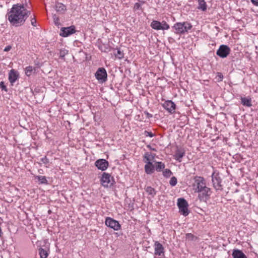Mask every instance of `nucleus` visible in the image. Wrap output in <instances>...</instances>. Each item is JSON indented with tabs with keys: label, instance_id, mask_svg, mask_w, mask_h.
<instances>
[{
	"label": "nucleus",
	"instance_id": "nucleus-1",
	"mask_svg": "<svg viewBox=\"0 0 258 258\" xmlns=\"http://www.w3.org/2000/svg\"><path fill=\"white\" fill-rule=\"evenodd\" d=\"M29 14L23 5H15L8 14V20L13 26L18 27L24 24Z\"/></svg>",
	"mask_w": 258,
	"mask_h": 258
},
{
	"label": "nucleus",
	"instance_id": "nucleus-2",
	"mask_svg": "<svg viewBox=\"0 0 258 258\" xmlns=\"http://www.w3.org/2000/svg\"><path fill=\"white\" fill-rule=\"evenodd\" d=\"M173 28L176 34H183L188 33V31L192 28V26L188 22H177L174 25Z\"/></svg>",
	"mask_w": 258,
	"mask_h": 258
},
{
	"label": "nucleus",
	"instance_id": "nucleus-3",
	"mask_svg": "<svg viewBox=\"0 0 258 258\" xmlns=\"http://www.w3.org/2000/svg\"><path fill=\"white\" fill-rule=\"evenodd\" d=\"M193 180L192 186L195 192L207 186L205 179L202 176H196L194 177Z\"/></svg>",
	"mask_w": 258,
	"mask_h": 258
},
{
	"label": "nucleus",
	"instance_id": "nucleus-4",
	"mask_svg": "<svg viewBox=\"0 0 258 258\" xmlns=\"http://www.w3.org/2000/svg\"><path fill=\"white\" fill-rule=\"evenodd\" d=\"M196 192L199 194L198 198L200 201L206 202L210 199L212 191L209 187L206 186L204 188H202V189H200Z\"/></svg>",
	"mask_w": 258,
	"mask_h": 258
},
{
	"label": "nucleus",
	"instance_id": "nucleus-5",
	"mask_svg": "<svg viewBox=\"0 0 258 258\" xmlns=\"http://www.w3.org/2000/svg\"><path fill=\"white\" fill-rule=\"evenodd\" d=\"M113 177L108 173L103 172L100 179L101 184L104 187H110L114 183Z\"/></svg>",
	"mask_w": 258,
	"mask_h": 258
},
{
	"label": "nucleus",
	"instance_id": "nucleus-6",
	"mask_svg": "<svg viewBox=\"0 0 258 258\" xmlns=\"http://www.w3.org/2000/svg\"><path fill=\"white\" fill-rule=\"evenodd\" d=\"M177 205L179 208V213L186 216L189 214L188 209V204L186 201L183 198H179L178 199Z\"/></svg>",
	"mask_w": 258,
	"mask_h": 258
},
{
	"label": "nucleus",
	"instance_id": "nucleus-7",
	"mask_svg": "<svg viewBox=\"0 0 258 258\" xmlns=\"http://www.w3.org/2000/svg\"><path fill=\"white\" fill-rule=\"evenodd\" d=\"M151 27L155 30H168L169 29V25L164 21H163L162 22H160L158 21L153 20L151 24Z\"/></svg>",
	"mask_w": 258,
	"mask_h": 258
},
{
	"label": "nucleus",
	"instance_id": "nucleus-8",
	"mask_svg": "<svg viewBox=\"0 0 258 258\" xmlns=\"http://www.w3.org/2000/svg\"><path fill=\"white\" fill-rule=\"evenodd\" d=\"M105 224L107 226L113 229L115 231H118L121 228V225L119 222L110 217H107L106 218Z\"/></svg>",
	"mask_w": 258,
	"mask_h": 258
},
{
	"label": "nucleus",
	"instance_id": "nucleus-9",
	"mask_svg": "<svg viewBox=\"0 0 258 258\" xmlns=\"http://www.w3.org/2000/svg\"><path fill=\"white\" fill-rule=\"evenodd\" d=\"M95 77L96 79L100 82H105L107 80V77L105 69L103 68H99L95 73Z\"/></svg>",
	"mask_w": 258,
	"mask_h": 258
},
{
	"label": "nucleus",
	"instance_id": "nucleus-10",
	"mask_svg": "<svg viewBox=\"0 0 258 258\" xmlns=\"http://www.w3.org/2000/svg\"><path fill=\"white\" fill-rule=\"evenodd\" d=\"M212 180L214 187L216 190H221L222 189L221 185V179L219 173L214 172L212 175Z\"/></svg>",
	"mask_w": 258,
	"mask_h": 258
},
{
	"label": "nucleus",
	"instance_id": "nucleus-11",
	"mask_svg": "<svg viewBox=\"0 0 258 258\" xmlns=\"http://www.w3.org/2000/svg\"><path fill=\"white\" fill-rule=\"evenodd\" d=\"M230 52V49L228 46L221 45L217 50L216 54L221 58H225L229 55Z\"/></svg>",
	"mask_w": 258,
	"mask_h": 258
},
{
	"label": "nucleus",
	"instance_id": "nucleus-12",
	"mask_svg": "<svg viewBox=\"0 0 258 258\" xmlns=\"http://www.w3.org/2000/svg\"><path fill=\"white\" fill-rule=\"evenodd\" d=\"M162 107L169 113L173 114L175 112L176 104L171 100H166L162 104Z\"/></svg>",
	"mask_w": 258,
	"mask_h": 258
},
{
	"label": "nucleus",
	"instance_id": "nucleus-13",
	"mask_svg": "<svg viewBox=\"0 0 258 258\" xmlns=\"http://www.w3.org/2000/svg\"><path fill=\"white\" fill-rule=\"evenodd\" d=\"M154 254L159 256V258L164 257V248L162 244L158 241H155L154 243Z\"/></svg>",
	"mask_w": 258,
	"mask_h": 258
},
{
	"label": "nucleus",
	"instance_id": "nucleus-14",
	"mask_svg": "<svg viewBox=\"0 0 258 258\" xmlns=\"http://www.w3.org/2000/svg\"><path fill=\"white\" fill-rule=\"evenodd\" d=\"M76 32L75 27L71 26L68 27H62L60 29V35L63 37H67Z\"/></svg>",
	"mask_w": 258,
	"mask_h": 258
},
{
	"label": "nucleus",
	"instance_id": "nucleus-15",
	"mask_svg": "<svg viewBox=\"0 0 258 258\" xmlns=\"http://www.w3.org/2000/svg\"><path fill=\"white\" fill-rule=\"evenodd\" d=\"M95 165L98 169L104 171L108 167V162L105 159H100L96 161Z\"/></svg>",
	"mask_w": 258,
	"mask_h": 258
},
{
	"label": "nucleus",
	"instance_id": "nucleus-16",
	"mask_svg": "<svg viewBox=\"0 0 258 258\" xmlns=\"http://www.w3.org/2000/svg\"><path fill=\"white\" fill-rule=\"evenodd\" d=\"M155 154L151 152H146L143 156V162L145 164L154 163Z\"/></svg>",
	"mask_w": 258,
	"mask_h": 258
},
{
	"label": "nucleus",
	"instance_id": "nucleus-17",
	"mask_svg": "<svg viewBox=\"0 0 258 258\" xmlns=\"http://www.w3.org/2000/svg\"><path fill=\"white\" fill-rule=\"evenodd\" d=\"M19 78V74L17 71L14 69L11 70L9 73V80L12 85Z\"/></svg>",
	"mask_w": 258,
	"mask_h": 258
},
{
	"label": "nucleus",
	"instance_id": "nucleus-18",
	"mask_svg": "<svg viewBox=\"0 0 258 258\" xmlns=\"http://www.w3.org/2000/svg\"><path fill=\"white\" fill-rule=\"evenodd\" d=\"M232 255L233 258H247L241 250L237 249H233Z\"/></svg>",
	"mask_w": 258,
	"mask_h": 258
},
{
	"label": "nucleus",
	"instance_id": "nucleus-19",
	"mask_svg": "<svg viewBox=\"0 0 258 258\" xmlns=\"http://www.w3.org/2000/svg\"><path fill=\"white\" fill-rule=\"evenodd\" d=\"M144 169L146 173L147 174H152L155 172V165L153 163L148 164H145Z\"/></svg>",
	"mask_w": 258,
	"mask_h": 258
},
{
	"label": "nucleus",
	"instance_id": "nucleus-20",
	"mask_svg": "<svg viewBox=\"0 0 258 258\" xmlns=\"http://www.w3.org/2000/svg\"><path fill=\"white\" fill-rule=\"evenodd\" d=\"M241 103L243 105L250 107L252 106L251 99L250 97H241Z\"/></svg>",
	"mask_w": 258,
	"mask_h": 258
},
{
	"label": "nucleus",
	"instance_id": "nucleus-21",
	"mask_svg": "<svg viewBox=\"0 0 258 258\" xmlns=\"http://www.w3.org/2000/svg\"><path fill=\"white\" fill-rule=\"evenodd\" d=\"M65 5L60 3H57L55 5V10L57 12L63 13L66 11Z\"/></svg>",
	"mask_w": 258,
	"mask_h": 258
},
{
	"label": "nucleus",
	"instance_id": "nucleus-22",
	"mask_svg": "<svg viewBox=\"0 0 258 258\" xmlns=\"http://www.w3.org/2000/svg\"><path fill=\"white\" fill-rule=\"evenodd\" d=\"M165 167L164 163L162 162H155V169L157 172L161 171L162 169H164Z\"/></svg>",
	"mask_w": 258,
	"mask_h": 258
},
{
	"label": "nucleus",
	"instance_id": "nucleus-23",
	"mask_svg": "<svg viewBox=\"0 0 258 258\" xmlns=\"http://www.w3.org/2000/svg\"><path fill=\"white\" fill-rule=\"evenodd\" d=\"M39 254L40 258H47L48 255L47 251L42 248L39 249Z\"/></svg>",
	"mask_w": 258,
	"mask_h": 258
},
{
	"label": "nucleus",
	"instance_id": "nucleus-24",
	"mask_svg": "<svg viewBox=\"0 0 258 258\" xmlns=\"http://www.w3.org/2000/svg\"><path fill=\"white\" fill-rule=\"evenodd\" d=\"M41 184H47L48 181L45 176L39 175L36 177Z\"/></svg>",
	"mask_w": 258,
	"mask_h": 258
},
{
	"label": "nucleus",
	"instance_id": "nucleus-25",
	"mask_svg": "<svg viewBox=\"0 0 258 258\" xmlns=\"http://www.w3.org/2000/svg\"><path fill=\"white\" fill-rule=\"evenodd\" d=\"M115 57L118 59H122L124 57V53L119 49H117V52H114Z\"/></svg>",
	"mask_w": 258,
	"mask_h": 258
},
{
	"label": "nucleus",
	"instance_id": "nucleus-26",
	"mask_svg": "<svg viewBox=\"0 0 258 258\" xmlns=\"http://www.w3.org/2000/svg\"><path fill=\"white\" fill-rule=\"evenodd\" d=\"M146 192L150 195L154 197L156 195V191L151 186H147L146 188Z\"/></svg>",
	"mask_w": 258,
	"mask_h": 258
},
{
	"label": "nucleus",
	"instance_id": "nucleus-27",
	"mask_svg": "<svg viewBox=\"0 0 258 258\" xmlns=\"http://www.w3.org/2000/svg\"><path fill=\"white\" fill-rule=\"evenodd\" d=\"M33 72V67L31 66H29L26 68L25 69V74L27 76H30L32 74Z\"/></svg>",
	"mask_w": 258,
	"mask_h": 258
},
{
	"label": "nucleus",
	"instance_id": "nucleus-28",
	"mask_svg": "<svg viewBox=\"0 0 258 258\" xmlns=\"http://www.w3.org/2000/svg\"><path fill=\"white\" fill-rule=\"evenodd\" d=\"M163 174L165 177H169L172 174V172L169 169H166L163 172Z\"/></svg>",
	"mask_w": 258,
	"mask_h": 258
},
{
	"label": "nucleus",
	"instance_id": "nucleus-29",
	"mask_svg": "<svg viewBox=\"0 0 258 258\" xmlns=\"http://www.w3.org/2000/svg\"><path fill=\"white\" fill-rule=\"evenodd\" d=\"M184 155V153L181 152V151H178L176 154H175V158L177 160H179V159H181L183 157V156Z\"/></svg>",
	"mask_w": 258,
	"mask_h": 258
},
{
	"label": "nucleus",
	"instance_id": "nucleus-30",
	"mask_svg": "<svg viewBox=\"0 0 258 258\" xmlns=\"http://www.w3.org/2000/svg\"><path fill=\"white\" fill-rule=\"evenodd\" d=\"M169 183L172 186H175L177 184L176 178L174 176L172 177L169 181Z\"/></svg>",
	"mask_w": 258,
	"mask_h": 258
},
{
	"label": "nucleus",
	"instance_id": "nucleus-31",
	"mask_svg": "<svg viewBox=\"0 0 258 258\" xmlns=\"http://www.w3.org/2000/svg\"><path fill=\"white\" fill-rule=\"evenodd\" d=\"M99 49L102 52H108L110 50V47L107 46H100L99 47Z\"/></svg>",
	"mask_w": 258,
	"mask_h": 258
},
{
	"label": "nucleus",
	"instance_id": "nucleus-32",
	"mask_svg": "<svg viewBox=\"0 0 258 258\" xmlns=\"http://www.w3.org/2000/svg\"><path fill=\"white\" fill-rule=\"evenodd\" d=\"M68 53V51L66 49H61L59 52V56L63 58L65 55Z\"/></svg>",
	"mask_w": 258,
	"mask_h": 258
},
{
	"label": "nucleus",
	"instance_id": "nucleus-33",
	"mask_svg": "<svg viewBox=\"0 0 258 258\" xmlns=\"http://www.w3.org/2000/svg\"><path fill=\"white\" fill-rule=\"evenodd\" d=\"M0 88L2 89L5 90V91L7 92V88L6 86L5 85V83L4 82H1L0 83Z\"/></svg>",
	"mask_w": 258,
	"mask_h": 258
},
{
	"label": "nucleus",
	"instance_id": "nucleus-34",
	"mask_svg": "<svg viewBox=\"0 0 258 258\" xmlns=\"http://www.w3.org/2000/svg\"><path fill=\"white\" fill-rule=\"evenodd\" d=\"M144 135L146 137H153L154 136V134H153L152 132H149L147 131H145Z\"/></svg>",
	"mask_w": 258,
	"mask_h": 258
},
{
	"label": "nucleus",
	"instance_id": "nucleus-35",
	"mask_svg": "<svg viewBox=\"0 0 258 258\" xmlns=\"http://www.w3.org/2000/svg\"><path fill=\"white\" fill-rule=\"evenodd\" d=\"M195 236L191 233H187L186 234V238L189 240H193Z\"/></svg>",
	"mask_w": 258,
	"mask_h": 258
},
{
	"label": "nucleus",
	"instance_id": "nucleus-36",
	"mask_svg": "<svg viewBox=\"0 0 258 258\" xmlns=\"http://www.w3.org/2000/svg\"><path fill=\"white\" fill-rule=\"evenodd\" d=\"M141 8V4L138 3H136L134 7V9L135 11L138 10Z\"/></svg>",
	"mask_w": 258,
	"mask_h": 258
},
{
	"label": "nucleus",
	"instance_id": "nucleus-37",
	"mask_svg": "<svg viewBox=\"0 0 258 258\" xmlns=\"http://www.w3.org/2000/svg\"><path fill=\"white\" fill-rule=\"evenodd\" d=\"M41 161L45 164H47L49 163L48 159L46 158V157H44L41 159Z\"/></svg>",
	"mask_w": 258,
	"mask_h": 258
},
{
	"label": "nucleus",
	"instance_id": "nucleus-38",
	"mask_svg": "<svg viewBox=\"0 0 258 258\" xmlns=\"http://www.w3.org/2000/svg\"><path fill=\"white\" fill-rule=\"evenodd\" d=\"M31 23L32 25L36 26V20L35 18H33L31 20Z\"/></svg>",
	"mask_w": 258,
	"mask_h": 258
},
{
	"label": "nucleus",
	"instance_id": "nucleus-39",
	"mask_svg": "<svg viewBox=\"0 0 258 258\" xmlns=\"http://www.w3.org/2000/svg\"><path fill=\"white\" fill-rule=\"evenodd\" d=\"M252 4L256 7H258V0H251Z\"/></svg>",
	"mask_w": 258,
	"mask_h": 258
},
{
	"label": "nucleus",
	"instance_id": "nucleus-40",
	"mask_svg": "<svg viewBox=\"0 0 258 258\" xmlns=\"http://www.w3.org/2000/svg\"><path fill=\"white\" fill-rule=\"evenodd\" d=\"M11 48H12V47L10 45H8L5 48L4 51H9L11 50Z\"/></svg>",
	"mask_w": 258,
	"mask_h": 258
},
{
	"label": "nucleus",
	"instance_id": "nucleus-41",
	"mask_svg": "<svg viewBox=\"0 0 258 258\" xmlns=\"http://www.w3.org/2000/svg\"><path fill=\"white\" fill-rule=\"evenodd\" d=\"M217 76L220 79V80L222 81V80L223 79V78L222 74L221 73H218L217 74Z\"/></svg>",
	"mask_w": 258,
	"mask_h": 258
}]
</instances>
